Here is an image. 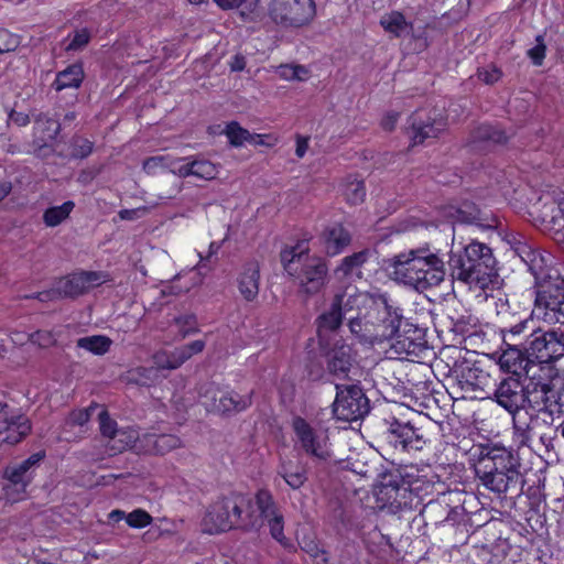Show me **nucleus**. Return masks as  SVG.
Instances as JSON below:
<instances>
[{"label":"nucleus","mask_w":564,"mask_h":564,"mask_svg":"<svg viewBox=\"0 0 564 564\" xmlns=\"http://www.w3.org/2000/svg\"><path fill=\"white\" fill-rule=\"evenodd\" d=\"M478 372H481L478 368L467 367L462 370L460 378L475 389L480 384Z\"/></svg>","instance_id":"obj_64"},{"label":"nucleus","mask_w":564,"mask_h":564,"mask_svg":"<svg viewBox=\"0 0 564 564\" xmlns=\"http://www.w3.org/2000/svg\"><path fill=\"white\" fill-rule=\"evenodd\" d=\"M319 241L328 257L344 251L351 242L350 232L340 223L326 226L319 235Z\"/></svg>","instance_id":"obj_25"},{"label":"nucleus","mask_w":564,"mask_h":564,"mask_svg":"<svg viewBox=\"0 0 564 564\" xmlns=\"http://www.w3.org/2000/svg\"><path fill=\"white\" fill-rule=\"evenodd\" d=\"M206 410L223 417H231L252 405L253 391L240 394L235 390L209 387L203 394Z\"/></svg>","instance_id":"obj_13"},{"label":"nucleus","mask_w":564,"mask_h":564,"mask_svg":"<svg viewBox=\"0 0 564 564\" xmlns=\"http://www.w3.org/2000/svg\"><path fill=\"white\" fill-rule=\"evenodd\" d=\"M456 495L452 491L441 492L437 498L422 503L420 514L432 524H441L446 521L449 503H453V498Z\"/></svg>","instance_id":"obj_26"},{"label":"nucleus","mask_w":564,"mask_h":564,"mask_svg":"<svg viewBox=\"0 0 564 564\" xmlns=\"http://www.w3.org/2000/svg\"><path fill=\"white\" fill-rule=\"evenodd\" d=\"M260 267L257 261H250L245 264L238 280L240 294L246 301H253L259 293Z\"/></svg>","instance_id":"obj_28"},{"label":"nucleus","mask_w":564,"mask_h":564,"mask_svg":"<svg viewBox=\"0 0 564 564\" xmlns=\"http://www.w3.org/2000/svg\"><path fill=\"white\" fill-rule=\"evenodd\" d=\"M171 354H172V361L170 365H167L169 370L177 369L178 367H181L185 361H187L192 357L184 346L176 348Z\"/></svg>","instance_id":"obj_63"},{"label":"nucleus","mask_w":564,"mask_h":564,"mask_svg":"<svg viewBox=\"0 0 564 564\" xmlns=\"http://www.w3.org/2000/svg\"><path fill=\"white\" fill-rule=\"evenodd\" d=\"M448 215L453 218V223L466 225L484 226L487 220L476 204L468 200L463 202L457 208L452 207Z\"/></svg>","instance_id":"obj_36"},{"label":"nucleus","mask_w":564,"mask_h":564,"mask_svg":"<svg viewBox=\"0 0 564 564\" xmlns=\"http://www.w3.org/2000/svg\"><path fill=\"white\" fill-rule=\"evenodd\" d=\"M53 142L50 141H39L37 139H33L32 147L33 153L35 156L45 159L54 153Z\"/></svg>","instance_id":"obj_60"},{"label":"nucleus","mask_w":564,"mask_h":564,"mask_svg":"<svg viewBox=\"0 0 564 564\" xmlns=\"http://www.w3.org/2000/svg\"><path fill=\"white\" fill-rule=\"evenodd\" d=\"M268 522L271 536L279 542L289 552H295V544L284 535V518L280 512L265 520Z\"/></svg>","instance_id":"obj_45"},{"label":"nucleus","mask_w":564,"mask_h":564,"mask_svg":"<svg viewBox=\"0 0 564 564\" xmlns=\"http://www.w3.org/2000/svg\"><path fill=\"white\" fill-rule=\"evenodd\" d=\"M63 129V123L48 113L40 112L33 120V139L39 141H56Z\"/></svg>","instance_id":"obj_29"},{"label":"nucleus","mask_w":564,"mask_h":564,"mask_svg":"<svg viewBox=\"0 0 564 564\" xmlns=\"http://www.w3.org/2000/svg\"><path fill=\"white\" fill-rule=\"evenodd\" d=\"M452 276L460 282L486 290L498 282L497 261L486 243L471 241L460 253H452L448 260Z\"/></svg>","instance_id":"obj_5"},{"label":"nucleus","mask_w":564,"mask_h":564,"mask_svg":"<svg viewBox=\"0 0 564 564\" xmlns=\"http://www.w3.org/2000/svg\"><path fill=\"white\" fill-rule=\"evenodd\" d=\"M369 315L380 343L392 340L400 333L399 328L404 318L402 310L390 304L387 295L379 294L372 297Z\"/></svg>","instance_id":"obj_15"},{"label":"nucleus","mask_w":564,"mask_h":564,"mask_svg":"<svg viewBox=\"0 0 564 564\" xmlns=\"http://www.w3.org/2000/svg\"><path fill=\"white\" fill-rule=\"evenodd\" d=\"M280 261L284 271L296 281L299 293L306 297L319 294L329 282L328 261L324 257L310 254L306 241L284 248L280 252Z\"/></svg>","instance_id":"obj_3"},{"label":"nucleus","mask_w":564,"mask_h":564,"mask_svg":"<svg viewBox=\"0 0 564 564\" xmlns=\"http://www.w3.org/2000/svg\"><path fill=\"white\" fill-rule=\"evenodd\" d=\"M313 0H271L269 15L272 21L285 28H300L315 15Z\"/></svg>","instance_id":"obj_16"},{"label":"nucleus","mask_w":564,"mask_h":564,"mask_svg":"<svg viewBox=\"0 0 564 564\" xmlns=\"http://www.w3.org/2000/svg\"><path fill=\"white\" fill-rule=\"evenodd\" d=\"M560 335H562L560 329L534 328L524 340L527 352L536 367L553 365L564 357V345Z\"/></svg>","instance_id":"obj_11"},{"label":"nucleus","mask_w":564,"mask_h":564,"mask_svg":"<svg viewBox=\"0 0 564 564\" xmlns=\"http://www.w3.org/2000/svg\"><path fill=\"white\" fill-rule=\"evenodd\" d=\"M406 468L413 469V478L409 479L408 490L411 496V502L416 509L423 503V497L432 495L435 484L440 482V476L434 473L430 465H406Z\"/></svg>","instance_id":"obj_22"},{"label":"nucleus","mask_w":564,"mask_h":564,"mask_svg":"<svg viewBox=\"0 0 564 564\" xmlns=\"http://www.w3.org/2000/svg\"><path fill=\"white\" fill-rule=\"evenodd\" d=\"M99 408L100 406L98 403L91 402V404L88 408L74 410L68 414L66 419V424L69 426H83L90 420L94 412Z\"/></svg>","instance_id":"obj_50"},{"label":"nucleus","mask_w":564,"mask_h":564,"mask_svg":"<svg viewBox=\"0 0 564 564\" xmlns=\"http://www.w3.org/2000/svg\"><path fill=\"white\" fill-rule=\"evenodd\" d=\"M409 121L413 144H422L426 139L437 138L446 127V120L436 110H416Z\"/></svg>","instance_id":"obj_19"},{"label":"nucleus","mask_w":564,"mask_h":564,"mask_svg":"<svg viewBox=\"0 0 564 564\" xmlns=\"http://www.w3.org/2000/svg\"><path fill=\"white\" fill-rule=\"evenodd\" d=\"M299 545L302 551L307 553L310 556H316L321 553L322 547L316 542L315 538L311 535H304L301 541H299Z\"/></svg>","instance_id":"obj_61"},{"label":"nucleus","mask_w":564,"mask_h":564,"mask_svg":"<svg viewBox=\"0 0 564 564\" xmlns=\"http://www.w3.org/2000/svg\"><path fill=\"white\" fill-rule=\"evenodd\" d=\"M536 310H543L542 318L549 324H564V278L558 273L541 284L535 295Z\"/></svg>","instance_id":"obj_14"},{"label":"nucleus","mask_w":564,"mask_h":564,"mask_svg":"<svg viewBox=\"0 0 564 564\" xmlns=\"http://www.w3.org/2000/svg\"><path fill=\"white\" fill-rule=\"evenodd\" d=\"M249 495L231 490L218 497L207 509L203 518V531L218 534L234 529L251 531L259 525Z\"/></svg>","instance_id":"obj_4"},{"label":"nucleus","mask_w":564,"mask_h":564,"mask_svg":"<svg viewBox=\"0 0 564 564\" xmlns=\"http://www.w3.org/2000/svg\"><path fill=\"white\" fill-rule=\"evenodd\" d=\"M29 340L41 348H48L56 345V337L50 330H36L29 335Z\"/></svg>","instance_id":"obj_57"},{"label":"nucleus","mask_w":564,"mask_h":564,"mask_svg":"<svg viewBox=\"0 0 564 564\" xmlns=\"http://www.w3.org/2000/svg\"><path fill=\"white\" fill-rule=\"evenodd\" d=\"M345 297L344 293H336L333 296L330 306L327 311L322 313L316 318V326L318 333H334L337 332L344 321V312H343V299Z\"/></svg>","instance_id":"obj_27"},{"label":"nucleus","mask_w":564,"mask_h":564,"mask_svg":"<svg viewBox=\"0 0 564 564\" xmlns=\"http://www.w3.org/2000/svg\"><path fill=\"white\" fill-rule=\"evenodd\" d=\"M533 321L530 316L525 314L519 316V319L516 321L514 324L503 323L500 332L502 334V344H522L521 339L528 338L533 327Z\"/></svg>","instance_id":"obj_31"},{"label":"nucleus","mask_w":564,"mask_h":564,"mask_svg":"<svg viewBox=\"0 0 564 564\" xmlns=\"http://www.w3.org/2000/svg\"><path fill=\"white\" fill-rule=\"evenodd\" d=\"M466 517V510L462 505L449 503L446 521L451 525L460 523Z\"/></svg>","instance_id":"obj_62"},{"label":"nucleus","mask_w":564,"mask_h":564,"mask_svg":"<svg viewBox=\"0 0 564 564\" xmlns=\"http://www.w3.org/2000/svg\"><path fill=\"white\" fill-rule=\"evenodd\" d=\"M347 200L352 205H358L364 202L366 196V187L362 181L354 180L348 182L345 188Z\"/></svg>","instance_id":"obj_51"},{"label":"nucleus","mask_w":564,"mask_h":564,"mask_svg":"<svg viewBox=\"0 0 564 564\" xmlns=\"http://www.w3.org/2000/svg\"><path fill=\"white\" fill-rule=\"evenodd\" d=\"M126 521L129 527L141 529L152 522V517L143 509H135L127 514Z\"/></svg>","instance_id":"obj_56"},{"label":"nucleus","mask_w":564,"mask_h":564,"mask_svg":"<svg viewBox=\"0 0 564 564\" xmlns=\"http://www.w3.org/2000/svg\"><path fill=\"white\" fill-rule=\"evenodd\" d=\"M399 330L400 333L392 339L395 340L393 347L408 354L413 352L419 347V341L423 338L422 329L403 318Z\"/></svg>","instance_id":"obj_30"},{"label":"nucleus","mask_w":564,"mask_h":564,"mask_svg":"<svg viewBox=\"0 0 564 564\" xmlns=\"http://www.w3.org/2000/svg\"><path fill=\"white\" fill-rule=\"evenodd\" d=\"M505 240L528 267V270L532 273L539 284V291L541 289V284L547 281L550 276H553L545 272L547 267L545 258L522 232L509 231L506 234Z\"/></svg>","instance_id":"obj_17"},{"label":"nucleus","mask_w":564,"mask_h":564,"mask_svg":"<svg viewBox=\"0 0 564 564\" xmlns=\"http://www.w3.org/2000/svg\"><path fill=\"white\" fill-rule=\"evenodd\" d=\"M20 44L21 40L19 35L13 34L6 29H0V55L14 52Z\"/></svg>","instance_id":"obj_53"},{"label":"nucleus","mask_w":564,"mask_h":564,"mask_svg":"<svg viewBox=\"0 0 564 564\" xmlns=\"http://www.w3.org/2000/svg\"><path fill=\"white\" fill-rule=\"evenodd\" d=\"M348 327L350 333L358 339L360 344L371 346L375 344H380L369 312L364 317L358 316L349 319Z\"/></svg>","instance_id":"obj_33"},{"label":"nucleus","mask_w":564,"mask_h":564,"mask_svg":"<svg viewBox=\"0 0 564 564\" xmlns=\"http://www.w3.org/2000/svg\"><path fill=\"white\" fill-rule=\"evenodd\" d=\"M292 427L306 454L319 460L330 458L326 437L318 434L305 419L302 416L294 417Z\"/></svg>","instance_id":"obj_20"},{"label":"nucleus","mask_w":564,"mask_h":564,"mask_svg":"<svg viewBox=\"0 0 564 564\" xmlns=\"http://www.w3.org/2000/svg\"><path fill=\"white\" fill-rule=\"evenodd\" d=\"M524 378V409L539 413L552 415L554 412L561 414L564 406V383L556 390L553 378L543 372L542 367L533 371H527Z\"/></svg>","instance_id":"obj_6"},{"label":"nucleus","mask_w":564,"mask_h":564,"mask_svg":"<svg viewBox=\"0 0 564 564\" xmlns=\"http://www.w3.org/2000/svg\"><path fill=\"white\" fill-rule=\"evenodd\" d=\"M383 265L394 281L419 292L436 286L445 279V263L429 243L384 259Z\"/></svg>","instance_id":"obj_2"},{"label":"nucleus","mask_w":564,"mask_h":564,"mask_svg":"<svg viewBox=\"0 0 564 564\" xmlns=\"http://www.w3.org/2000/svg\"><path fill=\"white\" fill-rule=\"evenodd\" d=\"M535 46L528 50L527 55L532 61L535 66H541L545 58L546 45L544 42V34H539L535 36Z\"/></svg>","instance_id":"obj_55"},{"label":"nucleus","mask_w":564,"mask_h":564,"mask_svg":"<svg viewBox=\"0 0 564 564\" xmlns=\"http://www.w3.org/2000/svg\"><path fill=\"white\" fill-rule=\"evenodd\" d=\"M388 429L384 440L394 451L413 454L423 451L429 442L426 431L411 421L392 417L387 421Z\"/></svg>","instance_id":"obj_10"},{"label":"nucleus","mask_w":564,"mask_h":564,"mask_svg":"<svg viewBox=\"0 0 564 564\" xmlns=\"http://www.w3.org/2000/svg\"><path fill=\"white\" fill-rule=\"evenodd\" d=\"M533 213L547 229L555 232H561L564 229V206L563 203H557L551 194L541 195L536 203L532 206Z\"/></svg>","instance_id":"obj_23"},{"label":"nucleus","mask_w":564,"mask_h":564,"mask_svg":"<svg viewBox=\"0 0 564 564\" xmlns=\"http://www.w3.org/2000/svg\"><path fill=\"white\" fill-rule=\"evenodd\" d=\"M495 401L512 415V424L521 445H528L532 438V423L538 421L536 415H530V421H522L518 415L524 410V378L519 375H507L498 383Z\"/></svg>","instance_id":"obj_7"},{"label":"nucleus","mask_w":564,"mask_h":564,"mask_svg":"<svg viewBox=\"0 0 564 564\" xmlns=\"http://www.w3.org/2000/svg\"><path fill=\"white\" fill-rule=\"evenodd\" d=\"M74 207V202L67 200L63 203L61 206H53L47 208L43 214V220L45 225L48 227L58 226L69 216Z\"/></svg>","instance_id":"obj_46"},{"label":"nucleus","mask_w":564,"mask_h":564,"mask_svg":"<svg viewBox=\"0 0 564 564\" xmlns=\"http://www.w3.org/2000/svg\"><path fill=\"white\" fill-rule=\"evenodd\" d=\"M379 24L393 37H401L405 34L411 35L413 39L417 37L414 34L413 23L408 22L404 14L400 11H391L390 13L384 14L381 17Z\"/></svg>","instance_id":"obj_32"},{"label":"nucleus","mask_w":564,"mask_h":564,"mask_svg":"<svg viewBox=\"0 0 564 564\" xmlns=\"http://www.w3.org/2000/svg\"><path fill=\"white\" fill-rule=\"evenodd\" d=\"M166 167L175 175L182 178L191 176V156L176 158L167 161Z\"/></svg>","instance_id":"obj_52"},{"label":"nucleus","mask_w":564,"mask_h":564,"mask_svg":"<svg viewBox=\"0 0 564 564\" xmlns=\"http://www.w3.org/2000/svg\"><path fill=\"white\" fill-rule=\"evenodd\" d=\"M70 148L69 159L83 160L93 153L94 143L82 135L75 134L70 140Z\"/></svg>","instance_id":"obj_49"},{"label":"nucleus","mask_w":564,"mask_h":564,"mask_svg":"<svg viewBox=\"0 0 564 564\" xmlns=\"http://www.w3.org/2000/svg\"><path fill=\"white\" fill-rule=\"evenodd\" d=\"M254 501L260 512V517L263 520L272 518L281 512L272 494L268 489H259L256 492Z\"/></svg>","instance_id":"obj_44"},{"label":"nucleus","mask_w":564,"mask_h":564,"mask_svg":"<svg viewBox=\"0 0 564 564\" xmlns=\"http://www.w3.org/2000/svg\"><path fill=\"white\" fill-rule=\"evenodd\" d=\"M112 344V340L104 335L80 337L76 341L78 348L86 349L95 355H105Z\"/></svg>","instance_id":"obj_43"},{"label":"nucleus","mask_w":564,"mask_h":564,"mask_svg":"<svg viewBox=\"0 0 564 564\" xmlns=\"http://www.w3.org/2000/svg\"><path fill=\"white\" fill-rule=\"evenodd\" d=\"M305 372L311 381H321L325 377V369L323 365L318 361L311 360L305 366Z\"/></svg>","instance_id":"obj_59"},{"label":"nucleus","mask_w":564,"mask_h":564,"mask_svg":"<svg viewBox=\"0 0 564 564\" xmlns=\"http://www.w3.org/2000/svg\"><path fill=\"white\" fill-rule=\"evenodd\" d=\"M357 352L345 343L335 344L325 355L328 375L338 379H346L356 364Z\"/></svg>","instance_id":"obj_24"},{"label":"nucleus","mask_w":564,"mask_h":564,"mask_svg":"<svg viewBox=\"0 0 564 564\" xmlns=\"http://www.w3.org/2000/svg\"><path fill=\"white\" fill-rule=\"evenodd\" d=\"M333 414L338 421L357 422L370 412V401L359 384H335Z\"/></svg>","instance_id":"obj_9"},{"label":"nucleus","mask_w":564,"mask_h":564,"mask_svg":"<svg viewBox=\"0 0 564 564\" xmlns=\"http://www.w3.org/2000/svg\"><path fill=\"white\" fill-rule=\"evenodd\" d=\"M369 250L364 249L355 252L350 256L345 257L339 265L335 269V274L339 278H347L359 270L364 263L368 260Z\"/></svg>","instance_id":"obj_40"},{"label":"nucleus","mask_w":564,"mask_h":564,"mask_svg":"<svg viewBox=\"0 0 564 564\" xmlns=\"http://www.w3.org/2000/svg\"><path fill=\"white\" fill-rule=\"evenodd\" d=\"M84 77L85 74L82 64L74 63L56 74L52 88L56 91H61L66 88L77 89L80 87Z\"/></svg>","instance_id":"obj_35"},{"label":"nucleus","mask_w":564,"mask_h":564,"mask_svg":"<svg viewBox=\"0 0 564 564\" xmlns=\"http://www.w3.org/2000/svg\"><path fill=\"white\" fill-rule=\"evenodd\" d=\"M31 431L29 420L22 415L15 416L11 422L10 430L7 431L6 436L0 438L1 443L15 445L20 443Z\"/></svg>","instance_id":"obj_42"},{"label":"nucleus","mask_w":564,"mask_h":564,"mask_svg":"<svg viewBox=\"0 0 564 564\" xmlns=\"http://www.w3.org/2000/svg\"><path fill=\"white\" fill-rule=\"evenodd\" d=\"M411 473H413V469L406 468V465H400L380 473L375 489L377 500L394 512L413 509L412 494L408 490L409 479L413 478Z\"/></svg>","instance_id":"obj_8"},{"label":"nucleus","mask_w":564,"mask_h":564,"mask_svg":"<svg viewBox=\"0 0 564 564\" xmlns=\"http://www.w3.org/2000/svg\"><path fill=\"white\" fill-rule=\"evenodd\" d=\"M45 458V452L32 454L19 464L8 465L2 473V490L8 500L17 501L33 480L34 468Z\"/></svg>","instance_id":"obj_12"},{"label":"nucleus","mask_w":564,"mask_h":564,"mask_svg":"<svg viewBox=\"0 0 564 564\" xmlns=\"http://www.w3.org/2000/svg\"><path fill=\"white\" fill-rule=\"evenodd\" d=\"M175 324L178 326L182 337L185 338L189 334L198 332L197 318L194 314H186L175 317Z\"/></svg>","instance_id":"obj_54"},{"label":"nucleus","mask_w":564,"mask_h":564,"mask_svg":"<svg viewBox=\"0 0 564 564\" xmlns=\"http://www.w3.org/2000/svg\"><path fill=\"white\" fill-rule=\"evenodd\" d=\"M449 321L451 330L459 336H470L475 334V328L478 324V318L468 312L451 315Z\"/></svg>","instance_id":"obj_41"},{"label":"nucleus","mask_w":564,"mask_h":564,"mask_svg":"<svg viewBox=\"0 0 564 564\" xmlns=\"http://www.w3.org/2000/svg\"><path fill=\"white\" fill-rule=\"evenodd\" d=\"M109 281V274L101 271H80L59 279L56 282L59 297L75 299L87 293L91 288Z\"/></svg>","instance_id":"obj_18"},{"label":"nucleus","mask_w":564,"mask_h":564,"mask_svg":"<svg viewBox=\"0 0 564 564\" xmlns=\"http://www.w3.org/2000/svg\"><path fill=\"white\" fill-rule=\"evenodd\" d=\"M89 41L90 32L88 29L84 28L76 30L74 36L66 45V51H80L89 43Z\"/></svg>","instance_id":"obj_58"},{"label":"nucleus","mask_w":564,"mask_h":564,"mask_svg":"<svg viewBox=\"0 0 564 564\" xmlns=\"http://www.w3.org/2000/svg\"><path fill=\"white\" fill-rule=\"evenodd\" d=\"M509 140V135L500 126L482 123L471 133V143L474 147L480 143L505 144Z\"/></svg>","instance_id":"obj_34"},{"label":"nucleus","mask_w":564,"mask_h":564,"mask_svg":"<svg viewBox=\"0 0 564 564\" xmlns=\"http://www.w3.org/2000/svg\"><path fill=\"white\" fill-rule=\"evenodd\" d=\"M474 469L480 484L495 494L516 497L523 490L521 459L512 448L482 446Z\"/></svg>","instance_id":"obj_1"},{"label":"nucleus","mask_w":564,"mask_h":564,"mask_svg":"<svg viewBox=\"0 0 564 564\" xmlns=\"http://www.w3.org/2000/svg\"><path fill=\"white\" fill-rule=\"evenodd\" d=\"M502 345L505 349L499 357V366L507 375H519V377L525 378L527 370L529 372L538 368L527 352L525 343Z\"/></svg>","instance_id":"obj_21"},{"label":"nucleus","mask_w":564,"mask_h":564,"mask_svg":"<svg viewBox=\"0 0 564 564\" xmlns=\"http://www.w3.org/2000/svg\"><path fill=\"white\" fill-rule=\"evenodd\" d=\"M98 420H99V429L102 434V436L108 437L110 440H116L120 443H123L122 445L115 447V449L121 452L127 445L132 443L134 441V436L129 435L128 441L124 442L122 436H126V432L120 431L117 429V422L112 420L106 409H101L98 413Z\"/></svg>","instance_id":"obj_37"},{"label":"nucleus","mask_w":564,"mask_h":564,"mask_svg":"<svg viewBox=\"0 0 564 564\" xmlns=\"http://www.w3.org/2000/svg\"><path fill=\"white\" fill-rule=\"evenodd\" d=\"M147 445L151 446V453L165 455L173 449L180 448L182 441L174 434L149 435L147 437Z\"/></svg>","instance_id":"obj_39"},{"label":"nucleus","mask_w":564,"mask_h":564,"mask_svg":"<svg viewBox=\"0 0 564 564\" xmlns=\"http://www.w3.org/2000/svg\"><path fill=\"white\" fill-rule=\"evenodd\" d=\"M191 176L206 181L216 178L218 174L217 166L213 162L199 156H191Z\"/></svg>","instance_id":"obj_47"},{"label":"nucleus","mask_w":564,"mask_h":564,"mask_svg":"<svg viewBox=\"0 0 564 564\" xmlns=\"http://www.w3.org/2000/svg\"><path fill=\"white\" fill-rule=\"evenodd\" d=\"M278 474L294 490L300 489L307 481L306 468L302 465L293 466L291 462L282 463Z\"/></svg>","instance_id":"obj_38"},{"label":"nucleus","mask_w":564,"mask_h":564,"mask_svg":"<svg viewBox=\"0 0 564 564\" xmlns=\"http://www.w3.org/2000/svg\"><path fill=\"white\" fill-rule=\"evenodd\" d=\"M224 133L228 138L229 143L236 148L243 145L245 142H250L251 139V133L237 121L227 123Z\"/></svg>","instance_id":"obj_48"}]
</instances>
